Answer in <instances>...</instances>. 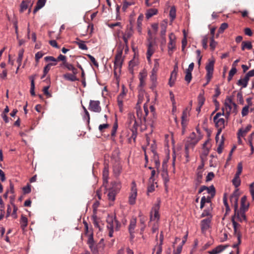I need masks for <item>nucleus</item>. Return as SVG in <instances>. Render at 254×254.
Here are the masks:
<instances>
[{
  "mask_svg": "<svg viewBox=\"0 0 254 254\" xmlns=\"http://www.w3.org/2000/svg\"><path fill=\"white\" fill-rule=\"evenodd\" d=\"M238 189L236 190L230 197V200L231 203H234V214L232 216H234V220L237 217L238 220L240 222L246 221V216L245 215V210H238V200L239 194L238 193Z\"/></svg>",
  "mask_w": 254,
  "mask_h": 254,
  "instance_id": "1",
  "label": "nucleus"
},
{
  "mask_svg": "<svg viewBox=\"0 0 254 254\" xmlns=\"http://www.w3.org/2000/svg\"><path fill=\"white\" fill-rule=\"evenodd\" d=\"M111 187L108 190V200L114 202L116 199V195L120 192L122 184L119 180L114 181L111 183Z\"/></svg>",
  "mask_w": 254,
  "mask_h": 254,
  "instance_id": "2",
  "label": "nucleus"
},
{
  "mask_svg": "<svg viewBox=\"0 0 254 254\" xmlns=\"http://www.w3.org/2000/svg\"><path fill=\"white\" fill-rule=\"evenodd\" d=\"M107 228L109 230V236L112 237L113 236V232L114 229L118 231L120 227L121 224L120 222L116 220L115 216H108L107 218Z\"/></svg>",
  "mask_w": 254,
  "mask_h": 254,
  "instance_id": "3",
  "label": "nucleus"
},
{
  "mask_svg": "<svg viewBox=\"0 0 254 254\" xmlns=\"http://www.w3.org/2000/svg\"><path fill=\"white\" fill-rule=\"evenodd\" d=\"M215 60L214 59H209L208 63L206 64L205 69L206 70V78L207 82L204 85V86L207 84L210 81L213 76L214 71Z\"/></svg>",
  "mask_w": 254,
  "mask_h": 254,
  "instance_id": "4",
  "label": "nucleus"
},
{
  "mask_svg": "<svg viewBox=\"0 0 254 254\" xmlns=\"http://www.w3.org/2000/svg\"><path fill=\"white\" fill-rule=\"evenodd\" d=\"M122 50L118 51L116 55L114 61V74H117V72H120L122 66L123 59H122Z\"/></svg>",
  "mask_w": 254,
  "mask_h": 254,
  "instance_id": "5",
  "label": "nucleus"
},
{
  "mask_svg": "<svg viewBox=\"0 0 254 254\" xmlns=\"http://www.w3.org/2000/svg\"><path fill=\"white\" fill-rule=\"evenodd\" d=\"M137 196V188L135 182L131 183V192L129 194L128 202L130 205H133L135 203V200Z\"/></svg>",
  "mask_w": 254,
  "mask_h": 254,
  "instance_id": "6",
  "label": "nucleus"
},
{
  "mask_svg": "<svg viewBox=\"0 0 254 254\" xmlns=\"http://www.w3.org/2000/svg\"><path fill=\"white\" fill-rule=\"evenodd\" d=\"M169 42L168 43V53L171 56L173 53L174 50L176 49V36L174 33H171L169 36Z\"/></svg>",
  "mask_w": 254,
  "mask_h": 254,
  "instance_id": "7",
  "label": "nucleus"
},
{
  "mask_svg": "<svg viewBox=\"0 0 254 254\" xmlns=\"http://www.w3.org/2000/svg\"><path fill=\"white\" fill-rule=\"evenodd\" d=\"M100 105L99 101L91 100L89 102L88 109L94 112L100 113L101 111V107Z\"/></svg>",
  "mask_w": 254,
  "mask_h": 254,
  "instance_id": "8",
  "label": "nucleus"
},
{
  "mask_svg": "<svg viewBox=\"0 0 254 254\" xmlns=\"http://www.w3.org/2000/svg\"><path fill=\"white\" fill-rule=\"evenodd\" d=\"M159 204H155L152 208V210L150 212V220L153 221L155 220V219H157L158 220L159 219Z\"/></svg>",
  "mask_w": 254,
  "mask_h": 254,
  "instance_id": "9",
  "label": "nucleus"
},
{
  "mask_svg": "<svg viewBox=\"0 0 254 254\" xmlns=\"http://www.w3.org/2000/svg\"><path fill=\"white\" fill-rule=\"evenodd\" d=\"M122 171V166L120 163H116L113 166V174L116 178H118L119 177Z\"/></svg>",
  "mask_w": 254,
  "mask_h": 254,
  "instance_id": "10",
  "label": "nucleus"
},
{
  "mask_svg": "<svg viewBox=\"0 0 254 254\" xmlns=\"http://www.w3.org/2000/svg\"><path fill=\"white\" fill-rule=\"evenodd\" d=\"M165 166H166V164L164 163H163V164H162L163 170H162V172L161 173V176H162V177L164 181V184L166 185V184L169 181V176L168 174L167 170Z\"/></svg>",
  "mask_w": 254,
  "mask_h": 254,
  "instance_id": "11",
  "label": "nucleus"
},
{
  "mask_svg": "<svg viewBox=\"0 0 254 254\" xmlns=\"http://www.w3.org/2000/svg\"><path fill=\"white\" fill-rule=\"evenodd\" d=\"M151 150L153 154V159L155 163V168L157 169V170H158L160 166V163L159 159V156L157 153L156 151H155V149L153 147H152Z\"/></svg>",
  "mask_w": 254,
  "mask_h": 254,
  "instance_id": "12",
  "label": "nucleus"
},
{
  "mask_svg": "<svg viewBox=\"0 0 254 254\" xmlns=\"http://www.w3.org/2000/svg\"><path fill=\"white\" fill-rule=\"evenodd\" d=\"M203 171H199L196 173V177L194 180L195 188H196L202 182Z\"/></svg>",
  "mask_w": 254,
  "mask_h": 254,
  "instance_id": "13",
  "label": "nucleus"
},
{
  "mask_svg": "<svg viewBox=\"0 0 254 254\" xmlns=\"http://www.w3.org/2000/svg\"><path fill=\"white\" fill-rule=\"evenodd\" d=\"M212 216L210 218L203 219L201 221V228L202 230H207L210 227Z\"/></svg>",
  "mask_w": 254,
  "mask_h": 254,
  "instance_id": "14",
  "label": "nucleus"
},
{
  "mask_svg": "<svg viewBox=\"0 0 254 254\" xmlns=\"http://www.w3.org/2000/svg\"><path fill=\"white\" fill-rule=\"evenodd\" d=\"M252 127V126L251 125H248L245 128H240L237 134L238 137L240 138L241 136H244L248 131L251 130Z\"/></svg>",
  "mask_w": 254,
  "mask_h": 254,
  "instance_id": "15",
  "label": "nucleus"
},
{
  "mask_svg": "<svg viewBox=\"0 0 254 254\" xmlns=\"http://www.w3.org/2000/svg\"><path fill=\"white\" fill-rule=\"evenodd\" d=\"M154 50L152 47V42H150L148 45L147 51V59L148 62L151 61V57L153 54Z\"/></svg>",
  "mask_w": 254,
  "mask_h": 254,
  "instance_id": "16",
  "label": "nucleus"
},
{
  "mask_svg": "<svg viewBox=\"0 0 254 254\" xmlns=\"http://www.w3.org/2000/svg\"><path fill=\"white\" fill-rule=\"evenodd\" d=\"M109 169L108 167H105L103 170V185H106L108 183Z\"/></svg>",
  "mask_w": 254,
  "mask_h": 254,
  "instance_id": "17",
  "label": "nucleus"
},
{
  "mask_svg": "<svg viewBox=\"0 0 254 254\" xmlns=\"http://www.w3.org/2000/svg\"><path fill=\"white\" fill-rule=\"evenodd\" d=\"M76 40L77 41H74V43L78 46L80 49L82 50H87L88 49L87 46L85 44V41L80 40L78 38H76Z\"/></svg>",
  "mask_w": 254,
  "mask_h": 254,
  "instance_id": "18",
  "label": "nucleus"
},
{
  "mask_svg": "<svg viewBox=\"0 0 254 254\" xmlns=\"http://www.w3.org/2000/svg\"><path fill=\"white\" fill-rule=\"evenodd\" d=\"M247 196H243L241 199V207L240 210L246 211L248 209L249 207V204H246Z\"/></svg>",
  "mask_w": 254,
  "mask_h": 254,
  "instance_id": "19",
  "label": "nucleus"
},
{
  "mask_svg": "<svg viewBox=\"0 0 254 254\" xmlns=\"http://www.w3.org/2000/svg\"><path fill=\"white\" fill-rule=\"evenodd\" d=\"M133 26L130 23L129 25H127V29L123 35L126 36L127 38H130L133 35Z\"/></svg>",
  "mask_w": 254,
  "mask_h": 254,
  "instance_id": "20",
  "label": "nucleus"
},
{
  "mask_svg": "<svg viewBox=\"0 0 254 254\" xmlns=\"http://www.w3.org/2000/svg\"><path fill=\"white\" fill-rule=\"evenodd\" d=\"M136 218L130 220V224L128 226V231L130 235H132L134 234V230L136 226Z\"/></svg>",
  "mask_w": 254,
  "mask_h": 254,
  "instance_id": "21",
  "label": "nucleus"
},
{
  "mask_svg": "<svg viewBox=\"0 0 254 254\" xmlns=\"http://www.w3.org/2000/svg\"><path fill=\"white\" fill-rule=\"evenodd\" d=\"M63 77L65 80L70 81H75L78 80V79L77 78L76 75L69 73H66L64 74Z\"/></svg>",
  "mask_w": 254,
  "mask_h": 254,
  "instance_id": "22",
  "label": "nucleus"
},
{
  "mask_svg": "<svg viewBox=\"0 0 254 254\" xmlns=\"http://www.w3.org/2000/svg\"><path fill=\"white\" fill-rule=\"evenodd\" d=\"M128 119L129 124H132L131 128L138 127V125L134 115L129 114L128 115Z\"/></svg>",
  "mask_w": 254,
  "mask_h": 254,
  "instance_id": "23",
  "label": "nucleus"
},
{
  "mask_svg": "<svg viewBox=\"0 0 254 254\" xmlns=\"http://www.w3.org/2000/svg\"><path fill=\"white\" fill-rule=\"evenodd\" d=\"M231 221L232 222L233 228H234V234L237 235L238 233H241L240 231L238 230V228L240 227V225L235 220H234V216H232Z\"/></svg>",
  "mask_w": 254,
  "mask_h": 254,
  "instance_id": "24",
  "label": "nucleus"
},
{
  "mask_svg": "<svg viewBox=\"0 0 254 254\" xmlns=\"http://www.w3.org/2000/svg\"><path fill=\"white\" fill-rule=\"evenodd\" d=\"M158 12V10L156 8H150L148 9L145 14L146 18L149 19L154 15H156Z\"/></svg>",
  "mask_w": 254,
  "mask_h": 254,
  "instance_id": "25",
  "label": "nucleus"
},
{
  "mask_svg": "<svg viewBox=\"0 0 254 254\" xmlns=\"http://www.w3.org/2000/svg\"><path fill=\"white\" fill-rule=\"evenodd\" d=\"M187 112L186 110H184L183 112L182 115L181 117L182 122L181 124L183 128L184 129L187 125Z\"/></svg>",
  "mask_w": 254,
  "mask_h": 254,
  "instance_id": "26",
  "label": "nucleus"
},
{
  "mask_svg": "<svg viewBox=\"0 0 254 254\" xmlns=\"http://www.w3.org/2000/svg\"><path fill=\"white\" fill-rule=\"evenodd\" d=\"M249 80L245 76L243 79H240L237 84L239 86H242V88H246L248 84Z\"/></svg>",
  "mask_w": 254,
  "mask_h": 254,
  "instance_id": "27",
  "label": "nucleus"
},
{
  "mask_svg": "<svg viewBox=\"0 0 254 254\" xmlns=\"http://www.w3.org/2000/svg\"><path fill=\"white\" fill-rule=\"evenodd\" d=\"M20 224L21 227L23 230H24L27 226L28 219L27 217L23 215H21V219L20 220Z\"/></svg>",
  "mask_w": 254,
  "mask_h": 254,
  "instance_id": "28",
  "label": "nucleus"
},
{
  "mask_svg": "<svg viewBox=\"0 0 254 254\" xmlns=\"http://www.w3.org/2000/svg\"><path fill=\"white\" fill-rule=\"evenodd\" d=\"M216 127H225V120L223 118H218L216 121H213Z\"/></svg>",
  "mask_w": 254,
  "mask_h": 254,
  "instance_id": "29",
  "label": "nucleus"
},
{
  "mask_svg": "<svg viewBox=\"0 0 254 254\" xmlns=\"http://www.w3.org/2000/svg\"><path fill=\"white\" fill-rule=\"evenodd\" d=\"M35 75L31 76L29 78L31 80V88H30V94L32 96H35V83H34V79H35Z\"/></svg>",
  "mask_w": 254,
  "mask_h": 254,
  "instance_id": "30",
  "label": "nucleus"
},
{
  "mask_svg": "<svg viewBox=\"0 0 254 254\" xmlns=\"http://www.w3.org/2000/svg\"><path fill=\"white\" fill-rule=\"evenodd\" d=\"M253 48L252 43L250 41H243L242 43V50L244 51L246 49L251 50Z\"/></svg>",
  "mask_w": 254,
  "mask_h": 254,
  "instance_id": "31",
  "label": "nucleus"
},
{
  "mask_svg": "<svg viewBox=\"0 0 254 254\" xmlns=\"http://www.w3.org/2000/svg\"><path fill=\"white\" fill-rule=\"evenodd\" d=\"M29 3V2L28 1L22 0L20 5V12H23L26 10L28 7Z\"/></svg>",
  "mask_w": 254,
  "mask_h": 254,
  "instance_id": "32",
  "label": "nucleus"
},
{
  "mask_svg": "<svg viewBox=\"0 0 254 254\" xmlns=\"http://www.w3.org/2000/svg\"><path fill=\"white\" fill-rule=\"evenodd\" d=\"M147 76V73L146 71H144L143 72H140L139 75V79L140 81V85L143 86L144 84V79Z\"/></svg>",
  "mask_w": 254,
  "mask_h": 254,
  "instance_id": "33",
  "label": "nucleus"
},
{
  "mask_svg": "<svg viewBox=\"0 0 254 254\" xmlns=\"http://www.w3.org/2000/svg\"><path fill=\"white\" fill-rule=\"evenodd\" d=\"M169 16L171 18V21H173L176 16V9L175 6H172L171 7L170 12H169Z\"/></svg>",
  "mask_w": 254,
  "mask_h": 254,
  "instance_id": "34",
  "label": "nucleus"
},
{
  "mask_svg": "<svg viewBox=\"0 0 254 254\" xmlns=\"http://www.w3.org/2000/svg\"><path fill=\"white\" fill-rule=\"evenodd\" d=\"M224 143V137L223 135L221 136V139L219 143L218 146L217 147V152L219 154H221L222 152L223 146Z\"/></svg>",
  "mask_w": 254,
  "mask_h": 254,
  "instance_id": "35",
  "label": "nucleus"
},
{
  "mask_svg": "<svg viewBox=\"0 0 254 254\" xmlns=\"http://www.w3.org/2000/svg\"><path fill=\"white\" fill-rule=\"evenodd\" d=\"M143 19V16L142 15H140L137 20V30L139 33L141 32V25H142V21Z\"/></svg>",
  "mask_w": 254,
  "mask_h": 254,
  "instance_id": "36",
  "label": "nucleus"
},
{
  "mask_svg": "<svg viewBox=\"0 0 254 254\" xmlns=\"http://www.w3.org/2000/svg\"><path fill=\"white\" fill-rule=\"evenodd\" d=\"M237 71V69L236 67H232V68L229 71V75L228 77V81L229 82L232 80L233 76L236 73Z\"/></svg>",
  "mask_w": 254,
  "mask_h": 254,
  "instance_id": "37",
  "label": "nucleus"
},
{
  "mask_svg": "<svg viewBox=\"0 0 254 254\" xmlns=\"http://www.w3.org/2000/svg\"><path fill=\"white\" fill-rule=\"evenodd\" d=\"M232 183L235 188H237L239 187L241 185V180L240 177L235 176L232 180Z\"/></svg>",
  "mask_w": 254,
  "mask_h": 254,
  "instance_id": "38",
  "label": "nucleus"
},
{
  "mask_svg": "<svg viewBox=\"0 0 254 254\" xmlns=\"http://www.w3.org/2000/svg\"><path fill=\"white\" fill-rule=\"evenodd\" d=\"M207 193L210 194L212 197H214L215 195L216 190L215 187L213 185H211L210 187H208V189L206 190Z\"/></svg>",
  "mask_w": 254,
  "mask_h": 254,
  "instance_id": "39",
  "label": "nucleus"
},
{
  "mask_svg": "<svg viewBox=\"0 0 254 254\" xmlns=\"http://www.w3.org/2000/svg\"><path fill=\"white\" fill-rule=\"evenodd\" d=\"M82 108L84 110V116H83V119L86 120L88 124L90 122V115L89 112L87 111L86 108L82 105Z\"/></svg>",
  "mask_w": 254,
  "mask_h": 254,
  "instance_id": "40",
  "label": "nucleus"
},
{
  "mask_svg": "<svg viewBox=\"0 0 254 254\" xmlns=\"http://www.w3.org/2000/svg\"><path fill=\"white\" fill-rule=\"evenodd\" d=\"M198 100V105L200 106H202L204 103L205 98L204 97L203 94H199L197 97Z\"/></svg>",
  "mask_w": 254,
  "mask_h": 254,
  "instance_id": "41",
  "label": "nucleus"
},
{
  "mask_svg": "<svg viewBox=\"0 0 254 254\" xmlns=\"http://www.w3.org/2000/svg\"><path fill=\"white\" fill-rule=\"evenodd\" d=\"M243 170V165L241 162L238 163L237 166V171L235 175V176L240 177L241 174Z\"/></svg>",
  "mask_w": 254,
  "mask_h": 254,
  "instance_id": "42",
  "label": "nucleus"
},
{
  "mask_svg": "<svg viewBox=\"0 0 254 254\" xmlns=\"http://www.w3.org/2000/svg\"><path fill=\"white\" fill-rule=\"evenodd\" d=\"M183 32H184V38L183 39V40L182 41V51H185V47H186V46H187V40L186 35V33H185V30H184Z\"/></svg>",
  "mask_w": 254,
  "mask_h": 254,
  "instance_id": "43",
  "label": "nucleus"
},
{
  "mask_svg": "<svg viewBox=\"0 0 254 254\" xmlns=\"http://www.w3.org/2000/svg\"><path fill=\"white\" fill-rule=\"evenodd\" d=\"M191 79H192L191 72L186 71V75L185 77V80H186V81L188 83H190V81L191 80Z\"/></svg>",
  "mask_w": 254,
  "mask_h": 254,
  "instance_id": "44",
  "label": "nucleus"
},
{
  "mask_svg": "<svg viewBox=\"0 0 254 254\" xmlns=\"http://www.w3.org/2000/svg\"><path fill=\"white\" fill-rule=\"evenodd\" d=\"M57 64V63H49L48 64H47L44 68L43 72L45 73H47L50 70L51 66L56 65Z\"/></svg>",
  "mask_w": 254,
  "mask_h": 254,
  "instance_id": "45",
  "label": "nucleus"
},
{
  "mask_svg": "<svg viewBox=\"0 0 254 254\" xmlns=\"http://www.w3.org/2000/svg\"><path fill=\"white\" fill-rule=\"evenodd\" d=\"M230 103H229V101L226 99V101L225 102V106L226 109L227 111V116H229L230 113L232 110V107L230 105Z\"/></svg>",
  "mask_w": 254,
  "mask_h": 254,
  "instance_id": "46",
  "label": "nucleus"
},
{
  "mask_svg": "<svg viewBox=\"0 0 254 254\" xmlns=\"http://www.w3.org/2000/svg\"><path fill=\"white\" fill-rule=\"evenodd\" d=\"M217 44V43L215 41L214 38V37H211L210 38V49L212 51H214L216 45Z\"/></svg>",
  "mask_w": 254,
  "mask_h": 254,
  "instance_id": "47",
  "label": "nucleus"
},
{
  "mask_svg": "<svg viewBox=\"0 0 254 254\" xmlns=\"http://www.w3.org/2000/svg\"><path fill=\"white\" fill-rule=\"evenodd\" d=\"M228 27V25L227 23H223L221 24L220 27L218 29V33H222L224 31L227 29Z\"/></svg>",
  "mask_w": 254,
  "mask_h": 254,
  "instance_id": "48",
  "label": "nucleus"
},
{
  "mask_svg": "<svg viewBox=\"0 0 254 254\" xmlns=\"http://www.w3.org/2000/svg\"><path fill=\"white\" fill-rule=\"evenodd\" d=\"M11 204L13 207V212L11 214V216L13 217V218L14 219H16L17 217V215L16 214V212H17L18 209L14 203L11 202Z\"/></svg>",
  "mask_w": 254,
  "mask_h": 254,
  "instance_id": "49",
  "label": "nucleus"
},
{
  "mask_svg": "<svg viewBox=\"0 0 254 254\" xmlns=\"http://www.w3.org/2000/svg\"><path fill=\"white\" fill-rule=\"evenodd\" d=\"M133 3L129 2L127 1L126 0L124 1L123 3V7H122V10L123 11L125 12L127 8L129 6L133 4Z\"/></svg>",
  "mask_w": 254,
  "mask_h": 254,
  "instance_id": "50",
  "label": "nucleus"
},
{
  "mask_svg": "<svg viewBox=\"0 0 254 254\" xmlns=\"http://www.w3.org/2000/svg\"><path fill=\"white\" fill-rule=\"evenodd\" d=\"M210 211L211 210L209 209V208H207V209H205L203 212L202 213V214H201V217H206V216H212L211 215V212H210Z\"/></svg>",
  "mask_w": 254,
  "mask_h": 254,
  "instance_id": "51",
  "label": "nucleus"
},
{
  "mask_svg": "<svg viewBox=\"0 0 254 254\" xmlns=\"http://www.w3.org/2000/svg\"><path fill=\"white\" fill-rule=\"evenodd\" d=\"M87 56L88 57V58L90 59L91 62L93 63V64L97 67H98L99 64L98 62L96 61L95 58L91 56V55H87Z\"/></svg>",
  "mask_w": 254,
  "mask_h": 254,
  "instance_id": "52",
  "label": "nucleus"
},
{
  "mask_svg": "<svg viewBox=\"0 0 254 254\" xmlns=\"http://www.w3.org/2000/svg\"><path fill=\"white\" fill-rule=\"evenodd\" d=\"M227 100L229 101V103H231L233 106V107H234L233 112H234L235 114H236L237 112V104L233 102L232 99L230 97H227Z\"/></svg>",
  "mask_w": 254,
  "mask_h": 254,
  "instance_id": "53",
  "label": "nucleus"
},
{
  "mask_svg": "<svg viewBox=\"0 0 254 254\" xmlns=\"http://www.w3.org/2000/svg\"><path fill=\"white\" fill-rule=\"evenodd\" d=\"M23 193L24 194H28L31 192V185L28 184L26 186L22 188Z\"/></svg>",
  "mask_w": 254,
  "mask_h": 254,
  "instance_id": "54",
  "label": "nucleus"
},
{
  "mask_svg": "<svg viewBox=\"0 0 254 254\" xmlns=\"http://www.w3.org/2000/svg\"><path fill=\"white\" fill-rule=\"evenodd\" d=\"M89 247L91 250V251L92 252L93 254H98V251L97 250V247L95 246V244L89 246Z\"/></svg>",
  "mask_w": 254,
  "mask_h": 254,
  "instance_id": "55",
  "label": "nucleus"
},
{
  "mask_svg": "<svg viewBox=\"0 0 254 254\" xmlns=\"http://www.w3.org/2000/svg\"><path fill=\"white\" fill-rule=\"evenodd\" d=\"M207 41L208 38L207 36H205L203 37L202 40V47L204 49H206L207 48Z\"/></svg>",
  "mask_w": 254,
  "mask_h": 254,
  "instance_id": "56",
  "label": "nucleus"
},
{
  "mask_svg": "<svg viewBox=\"0 0 254 254\" xmlns=\"http://www.w3.org/2000/svg\"><path fill=\"white\" fill-rule=\"evenodd\" d=\"M249 106H245L242 110V115L243 117L247 116L249 113Z\"/></svg>",
  "mask_w": 254,
  "mask_h": 254,
  "instance_id": "57",
  "label": "nucleus"
},
{
  "mask_svg": "<svg viewBox=\"0 0 254 254\" xmlns=\"http://www.w3.org/2000/svg\"><path fill=\"white\" fill-rule=\"evenodd\" d=\"M214 177V174L212 172L208 173L206 177V182H208L211 181Z\"/></svg>",
  "mask_w": 254,
  "mask_h": 254,
  "instance_id": "58",
  "label": "nucleus"
},
{
  "mask_svg": "<svg viewBox=\"0 0 254 254\" xmlns=\"http://www.w3.org/2000/svg\"><path fill=\"white\" fill-rule=\"evenodd\" d=\"M137 127L130 128V130L132 132V134H131V137L134 140H135V139L137 136Z\"/></svg>",
  "mask_w": 254,
  "mask_h": 254,
  "instance_id": "59",
  "label": "nucleus"
},
{
  "mask_svg": "<svg viewBox=\"0 0 254 254\" xmlns=\"http://www.w3.org/2000/svg\"><path fill=\"white\" fill-rule=\"evenodd\" d=\"M228 247L227 245L223 246V245H219L216 247V250L217 251L218 254L222 252L223 251H224L227 247Z\"/></svg>",
  "mask_w": 254,
  "mask_h": 254,
  "instance_id": "60",
  "label": "nucleus"
},
{
  "mask_svg": "<svg viewBox=\"0 0 254 254\" xmlns=\"http://www.w3.org/2000/svg\"><path fill=\"white\" fill-rule=\"evenodd\" d=\"M63 65L66 67L68 70H72L73 69V68L74 66L73 65L71 64H69L68 63L66 62H64L63 63Z\"/></svg>",
  "mask_w": 254,
  "mask_h": 254,
  "instance_id": "61",
  "label": "nucleus"
},
{
  "mask_svg": "<svg viewBox=\"0 0 254 254\" xmlns=\"http://www.w3.org/2000/svg\"><path fill=\"white\" fill-rule=\"evenodd\" d=\"M237 97L238 99V100L239 101L240 104H244V100L243 97V94L241 92L238 93L237 95Z\"/></svg>",
  "mask_w": 254,
  "mask_h": 254,
  "instance_id": "62",
  "label": "nucleus"
},
{
  "mask_svg": "<svg viewBox=\"0 0 254 254\" xmlns=\"http://www.w3.org/2000/svg\"><path fill=\"white\" fill-rule=\"evenodd\" d=\"M50 88L49 86H45L43 89V92L44 94L47 95L48 97H52V94L50 93L48 91V90Z\"/></svg>",
  "mask_w": 254,
  "mask_h": 254,
  "instance_id": "63",
  "label": "nucleus"
},
{
  "mask_svg": "<svg viewBox=\"0 0 254 254\" xmlns=\"http://www.w3.org/2000/svg\"><path fill=\"white\" fill-rule=\"evenodd\" d=\"M245 76L247 79L248 78L249 80L250 79V77L254 76V69L249 71Z\"/></svg>",
  "mask_w": 254,
  "mask_h": 254,
  "instance_id": "64",
  "label": "nucleus"
}]
</instances>
